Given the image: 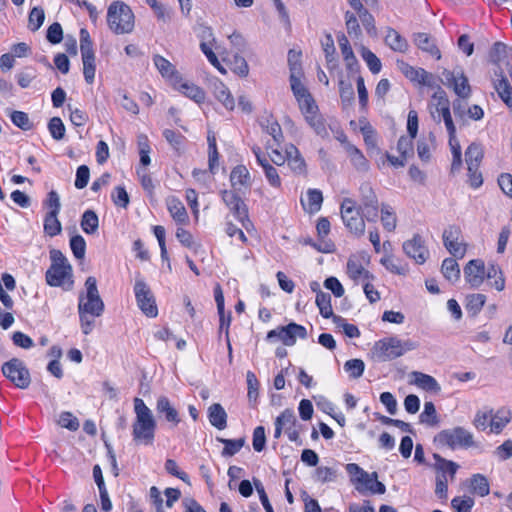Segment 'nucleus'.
Segmentation results:
<instances>
[{
    "label": "nucleus",
    "mask_w": 512,
    "mask_h": 512,
    "mask_svg": "<svg viewBox=\"0 0 512 512\" xmlns=\"http://www.w3.org/2000/svg\"><path fill=\"white\" fill-rule=\"evenodd\" d=\"M265 131L273 137L274 142L279 146L283 141V133L280 124L277 121L270 122L267 120V124H261Z\"/></svg>",
    "instance_id": "obj_62"
},
{
    "label": "nucleus",
    "mask_w": 512,
    "mask_h": 512,
    "mask_svg": "<svg viewBox=\"0 0 512 512\" xmlns=\"http://www.w3.org/2000/svg\"><path fill=\"white\" fill-rule=\"evenodd\" d=\"M495 76L500 77L494 80V88L497 91L501 100L509 107L512 106V88L508 79L503 75L500 67L494 72Z\"/></svg>",
    "instance_id": "obj_19"
},
{
    "label": "nucleus",
    "mask_w": 512,
    "mask_h": 512,
    "mask_svg": "<svg viewBox=\"0 0 512 512\" xmlns=\"http://www.w3.org/2000/svg\"><path fill=\"white\" fill-rule=\"evenodd\" d=\"M45 20V13L41 7H34L29 13L28 27L31 31H37Z\"/></svg>",
    "instance_id": "obj_54"
},
{
    "label": "nucleus",
    "mask_w": 512,
    "mask_h": 512,
    "mask_svg": "<svg viewBox=\"0 0 512 512\" xmlns=\"http://www.w3.org/2000/svg\"><path fill=\"white\" fill-rule=\"evenodd\" d=\"M451 88H453L455 94L462 99H467L471 94V87L469 85L468 78L462 71Z\"/></svg>",
    "instance_id": "obj_48"
},
{
    "label": "nucleus",
    "mask_w": 512,
    "mask_h": 512,
    "mask_svg": "<svg viewBox=\"0 0 512 512\" xmlns=\"http://www.w3.org/2000/svg\"><path fill=\"white\" fill-rule=\"evenodd\" d=\"M413 42L422 51L429 53L431 56L436 57V59L441 58V52L429 34L415 33L413 35Z\"/></svg>",
    "instance_id": "obj_23"
},
{
    "label": "nucleus",
    "mask_w": 512,
    "mask_h": 512,
    "mask_svg": "<svg viewBox=\"0 0 512 512\" xmlns=\"http://www.w3.org/2000/svg\"><path fill=\"white\" fill-rule=\"evenodd\" d=\"M167 206L171 216L176 222L186 223L188 220V215L181 201L176 198H172L168 201Z\"/></svg>",
    "instance_id": "obj_37"
},
{
    "label": "nucleus",
    "mask_w": 512,
    "mask_h": 512,
    "mask_svg": "<svg viewBox=\"0 0 512 512\" xmlns=\"http://www.w3.org/2000/svg\"><path fill=\"white\" fill-rule=\"evenodd\" d=\"M230 68L240 77H246L249 73V66L247 61L238 53L233 55L232 60H230Z\"/></svg>",
    "instance_id": "obj_51"
},
{
    "label": "nucleus",
    "mask_w": 512,
    "mask_h": 512,
    "mask_svg": "<svg viewBox=\"0 0 512 512\" xmlns=\"http://www.w3.org/2000/svg\"><path fill=\"white\" fill-rule=\"evenodd\" d=\"M510 421L511 414L509 411H497L490 422L491 431L496 434L500 433Z\"/></svg>",
    "instance_id": "obj_44"
},
{
    "label": "nucleus",
    "mask_w": 512,
    "mask_h": 512,
    "mask_svg": "<svg viewBox=\"0 0 512 512\" xmlns=\"http://www.w3.org/2000/svg\"><path fill=\"white\" fill-rule=\"evenodd\" d=\"M58 214L56 211H49L44 219V232L50 237H54L61 233L62 225L58 220Z\"/></svg>",
    "instance_id": "obj_35"
},
{
    "label": "nucleus",
    "mask_w": 512,
    "mask_h": 512,
    "mask_svg": "<svg viewBox=\"0 0 512 512\" xmlns=\"http://www.w3.org/2000/svg\"><path fill=\"white\" fill-rule=\"evenodd\" d=\"M441 272L450 282H456L460 278V268L455 258H446L442 262Z\"/></svg>",
    "instance_id": "obj_34"
},
{
    "label": "nucleus",
    "mask_w": 512,
    "mask_h": 512,
    "mask_svg": "<svg viewBox=\"0 0 512 512\" xmlns=\"http://www.w3.org/2000/svg\"><path fill=\"white\" fill-rule=\"evenodd\" d=\"M163 137L178 154L182 153V147L186 140L185 136L171 129H165L163 131Z\"/></svg>",
    "instance_id": "obj_47"
},
{
    "label": "nucleus",
    "mask_w": 512,
    "mask_h": 512,
    "mask_svg": "<svg viewBox=\"0 0 512 512\" xmlns=\"http://www.w3.org/2000/svg\"><path fill=\"white\" fill-rule=\"evenodd\" d=\"M80 51L83 62V74L85 81L92 84L95 78V53L93 50V42L87 29L80 30Z\"/></svg>",
    "instance_id": "obj_6"
},
{
    "label": "nucleus",
    "mask_w": 512,
    "mask_h": 512,
    "mask_svg": "<svg viewBox=\"0 0 512 512\" xmlns=\"http://www.w3.org/2000/svg\"><path fill=\"white\" fill-rule=\"evenodd\" d=\"M344 370L353 379L360 378L365 370V363L361 359H350L344 363Z\"/></svg>",
    "instance_id": "obj_49"
},
{
    "label": "nucleus",
    "mask_w": 512,
    "mask_h": 512,
    "mask_svg": "<svg viewBox=\"0 0 512 512\" xmlns=\"http://www.w3.org/2000/svg\"><path fill=\"white\" fill-rule=\"evenodd\" d=\"M337 477V471L330 467L320 466L317 467L314 474V479L321 483L332 482Z\"/></svg>",
    "instance_id": "obj_58"
},
{
    "label": "nucleus",
    "mask_w": 512,
    "mask_h": 512,
    "mask_svg": "<svg viewBox=\"0 0 512 512\" xmlns=\"http://www.w3.org/2000/svg\"><path fill=\"white\" fill-rule=\"evenodd\" d=\"M305 120L317 135L322 138L328 137L329 134L325 126V120L318 112L313 115H307Z\"/></svg>",
    "instance_id": "obj_43"
},
{
    "label": "nucleus",
    "mask_w": 512,
    "mask_h": 512,
    "mask_svg": "<svg viewBox=\"0 0 512 512\" xmlns=\"http://www.w3.org/2000/svg\"><path fill=\"white\" fill-rule=\"evenodd\" d=\"M434 443L455 449L457 446L469 448L475 445L471 432L461 426L444 429L434 437Z\"/></svg>",
    "instance_id": "obj_4"
},
{
    "label": "nucleus",
    "mask_w": 512,
    "mask_h": 512,
    "mask_svg": "<svg viewBox=\"0 0 512 512\" xmlns=\"http://www.w3.org/2000/svg\"><path fill=\"white\" fill-rule=\"evenodd\" d=\"M48 130L52 136V138L56 141H60L64 138L66 128L59 117H52L48 122Z\"/></svg>",
    "instance_id": "obj_50"
},
{
    "label": "nucleus",
    "mask_w": 512,
    "mask_h": 512,
    "mask_svg": "<svg viewBox=\"0 0 512 512\" xmlns=\"http://www.w3.org/2000/svg\"><path fill=\"white\" fill-rule=\"evenodd\" d=\"M485 278L495 279L491 284L496 290L502 291L505 287V280L500 267L494 263H490L485 270Z\"/></svg>",
    "instance_id": "obj_38"
},
{
    "label": "nucleus",
    "mask_w": 512,
    "mask_h": 512,
    "mask_svg": "<svg viewBox=\"0 0 512 512\" xmlns=\"http://www.w3.org/2000/svg\"><path fill=\"white\" fill-rule=\"evenodd\" d=\"M508 47L503 42H495L490 50L489 57L491 62L498 64L507 57Z\"/></svg>",
    "instance_id": "obj_57"
},
{
    "label": "nucleus",
    "mask_w": 512,
    "mask_h": 512,
    "mask_svg": "<svg viewBox=\"0 0 512 512\" xmlns=\"http://www.w3.org/2000/svg\"><path fill=\"white\" fill-rule=\"evenodd\" d=\"M222 200L230 208L234 216L244 222L248 220V209L244 201L235 192L224 190L221 192Z\"/></svg>",
    "instance_id": "obj_16"
},
{
    "label": "nucleus",
    "mask_w": 512,
    "mask_h": 512,
    "mask_svg": "<svg viewBox=\"0 0 512 512\" xmlns=\"http://www.w3.org/2000/svg\"><path fill=\"white\" fill-rule=\"evenodd\" d=\"M72 266L67 264L66 267H49L46 271L45 278L49 286L64 287L66 280H68L67 290L71 289L73 285Z\"/></svg>",
    "instance_id": "obj_11"
},
{
    "label": "nucleus",
    "mask_w": 512,
    "mask_h": 512,
    "mask_svg": "<svg viewBox=\"0 0 512 512\" xmlns=\"http://www.w3.org/2000/svg\"><path fill=\"white\" fill-rule=\"evenodd\" d=\"M412 375L415 378L414 383L418 387H420L428 392H434V393L440 392L441 387L434 377H432L428 374L422 373V372H417V371L412 372Z\"/></svg>",
    "instance_id": "obj_27"
},
{
    "label": "nucleus",
    "mask_w": 512,
    "mask_h": 512,
    "mask_svg": "<svg viewBox=\"0 0 512 512\" xmlns=\"http://www.w3.org/2000/svg\"><path fill=\"white\" fill-rule=\"evenodd\" d=\"M80 226L86 234H94L99 227V218L94 210H86L81 217Z\"/></svg>",
    "instance_id": "obj_33"
},
{
    "label": "nucleus",
    "mask_w": 512,
    "mask_h": 512,
    "mask_svg": "<svg viewBox=\"0 0 512 512\" xmlns=\"http://www.w3.org/2000/svg\"><path fill=\"white\" fill-rule=\"evenodd\" d=\"M207 140H208V149H209V154H208L209 170L211 173H215V167L218 163V158H219V153H218L217 146H216V138L214 135L209 134L207 137Z\"/></svg>",
    "instance_id": "obj_56"
},
{
    "label": "nucleus",
    "mask_w": 512,
    "mask_h": 512,
    "mask_svg": "<svg viewBox=\"0 0 512 512\" xmlns=\"http://www.w3.org/2000/svg\"><path fill=\"white\" fill-rule=\"evenodd\" d=\"M134 14L122 1H114L107 11V23L115 34H127L134 29Z\"/></svg>",
    "instance_id": "obj_3"
},
{
    "label": "nucleus",
    "mask_w": 512,
    "mask_h": 512,
    "mask_svg": "<svg viewBox=\"0 0 512 512\" xmlns=\"http://www.w3.org/2000/svg\"><path fill=\"white\" fill-rule=\"evenodd\" d=\"M86 295L83 292L79 295L78 312L81 322L82 332L88 335L94 325V318L99 317L104 312V302L99 295L97 280L89 276L85 281Z\"/></svg>",
    "instance_id": "obj_1"
},
{
    "label": "nucleus",
    "mask_w": 512,
    "mask_h": 512,
    "mask_svg": "<svg viewBox=\"0 0 512 512\" xmlns=\"http://www.w3.org/2000/svg\"><path fill=\"white\" fill-rule=\"evenodd\" d=\"M485 302L486 296L484 294H470L466 297L465 308L472 317H475L481 311Z\"/></svg>",
    "instance_id": "obj_36"
},
{
    "label": "nucleus",
    "mask_w": 512,
    "mask_h": 512,
    "mask_svg": "<svg viewBox=\"0 0 512 512\" xmlns=\"http://www.w3.org/2000/svg\"><path fill=\"white\" fill-rule=\"evenodd\" d=\"M307 338V330L304 326L291 322L286 326H281L280 340L286 346H293L296 343V338Z\"/></svg>",
    "instance_id": "obj_17"
},
{
    "label": "nucleus",
    "mask_w": 512,
    "mask_h": 512,
    "mask_svg": "<svg viewBox=\"0 0 512 512\" xmlns=\"http://www.w3.org/2000/svg\"><path fill=\"white\" fill-rule=\"evenodd\" d=\"M70 248L76 259H83L86 252V242L85 239L79 235H73L70 238Z\"/></svg>",
    "instance_id": "obj_52"
},
{
    "label": "nucleus",
    "mask_w": 512,
    "mask_h": 512,
    "mask_svg": "<svg viewBox=\"0 0 512 512\" xmlns=\"http://www.w3.org/2000/svg\"><path fill=\"white\" fill-rule=\"evenodd\" d=\"M174 88L194 100L196 103H201L205 99L204 90L193 83L183 82L181 80V82L174 86Z\"/></svg>",
    "instance_id": "obj_26"
},
{
    "label": "nucleus",
    "mask_w": 512,
    "mask_h": 512,
    "mask_svg": "<svg viewBox=\"0 0 512 512\" xmlns=\"http://www.w3.org/2000/svg\"><path fill=\"white\" fill-rule=\"evenodd\" d=\"M435 463L431 466L436 472V480L448 481V477L451 481H454L459 465L452 461L447 460L438 453L433 454Z\"/></svg>",
    "instance_id": "obj_14"
},
{
    "label": "nucleus",
    "mask_w": 512,
    "mask_h": 512,
    "mask_svg": "<svg viewBox=\"0 0 512 512\" xmlns=\"http://www.w3.org/2000/svg\"><path fill=\"white\" fill-rule=\"evenodd\" d=\"M211 87L215 98L228 110H233L235 101L226 85L219 79L211 81Z\"/></svg>",
    "instance_id": "obj_21"
},
{
    "label": "nucleus",
    "mask_w": 512,
    "mask_h": 512,
    "mask_svg": "<svg viewBox=\"0 0 512 512\" xmlns=\"http://www.w3.org/2000/svg\"><path fill=\"white\" fill-rule=\"evenodd\" d=\"M385 42L392 50L397 52H405L408 49L407 40L393 28H388Z\"/></svg>",
    "instance_id": "obj_29"
},
{
    "label": "nucleus",
    "mask_w": 512,
    "mask_h": 512,
    "mask_svg": "<svg viewBox=\"0 0 512 512\" xmlns=\"http://www.w3.org/2000/svg\"><path fill=\"white\" fill-rule=\"evenodd\" d=\"M316 305L322 317L326 319L332 318L336 325H339V322L343 321L341 316L334 315L331 305V295L329 293L318 291V295H316Z\"/></svg>",
    "instance_id": "obj_20"
},
{
    "label": "nucleus",
    "mask_w": 512,
    "mask_h": 512,
    "mask_svg": "<svg viewBox=\"0 0 512 512\" xmlns=\"http://www.w3.org/2000/svg\"><path fill=\"white\" fill-rule=\"evenodd\" d=\"M337 40L339 47L341 49V53L343 55V59L345 61L346 69L349 75H355L360 73V64L352 50V47L349 43L348 38L344 33H339L337 35Z\"/></svg>",
    "instance_id": "obj_15"
},
{
    "label": "nucleus",
    "mask_w": 512,
    "mask_h": 512,
    "mask_svg": "<svg viewBox=\"0 0 512 512\" xmlns=\"http://www.w3.org/2000/svg\"><path fill=\"white\" fill-rule=\"evenodd\" d=\"M208 418L211 425L218 430H223L227 426V413L219 403H214L209 407Z\"/></svg>",
    "instance_id": "obj_25"
},
{
    "label": "nucleus",
    "mask_w": 512,
    "mask_h": 512,
    "mask_svg": "<svg viewBox=\"0 0 512 512\" xmlns=\"http://www.w3.org/2000/svg\"><path fill=\"white\" fill-rule=\"evenodd\" d=\"M136 420L133 423V440L136 444L151 445L155 438L156 421L142 399H134Z\"/></svg>",
    "instance_id": "obj_2"
},
{
    "label": "nucleus",
    "mask_w": 512,
    "mask_h": 512,
    "mask_svg": "<svg viewBox=\"0 0 512 512\" xmlns=\"http://www.w3.org/2000/svg\"><path fill=\"white\" fill-rule=\"evenodd\" d=\"M287 154V162L291 170L297 174L306 172V163L304 158L301 156L297 147L293 144H289L285 148Z\"/></svg>",
    "instance_id": "obj_24"
},
{
    "label": "nucleus",
    "mask_w": 512,
    "mask_h": 512,
    "mask_svg": "<svg viewBox=\"0 0 512 512\" xmlns=\"http://www.w3.org/2000/svg\"><path fill=\"white\" fill-rule=\"evenodd\" d=\"M46 39L51 44H58L63 40V29L60 23H52L46 33Z\"/></svg>",
    "instance_id": "obj_61"
},
{
    "label": "nucleus",
    "mask_w": 512,
    "mask_h": 512,
    "mask_svg": "<svg viewBox=\"0 0 512 512\" xmlns=\"http://www.w3.org/2000/svg\"><path fill=\"white\" fill-rule=\"evenodd\" d=\"M399 70L411 81L418 82L422 85L434 87L433 75L423 68H414L403 60H397Z\"/></svg>",
    "instance_id": "obj_13"
},
{
    "label": "nucleus",
    "mask_w": 512,
    "mask_h": 512,
    "mask_svg": "<svg viewBox=\"0 0 512 512\" xmlns=\"http://www.w3.org/2000/svg\"><path fill=\"white\" fill-rule=\"evenodd\" d=\"M230 182L232 187H236L237 184L249 187L251 185V176L247 167L242 164L235 166L230 174Z\"/></svg>",
    "instance_id": "obj_30"
},
{
    "label": "nucleus",
    "mask_w": 512,
    "mask_h": 512,
    "mask_svg": "<svg viewBox=\"0 0 512 512\" xmlns=\"http://www.w3.org/2000/svg\"><path fill=\"white\" fill-rule=\"evenodd\" d=\"M134 293L140 310L148 317H156L158 315V308L155 297L143 279H136Z\"/></svg>",
    "instance_id": "obj_8"
},
{
    "label": "nucleus",
    "mask_w": 512,
    "mask_h": 512,
    "mask_svg": "<svg viewBox=\"0 0 512 512\" xmlns=\"http://www.w3.org/2000/svg\"><path fill=\"white\" fill-rule=\"evenodd\" d=\"M419 422L422 424H426L431 427L438 426L440 423V419L438 413L436 411V407L433 402H425L424 410L419 415Z\"/></svg>",
    "instance_id": "obj_31"
},
{
    "label": "nucleus",
    "mask_w": 512,
    "mask_h": 512,
    "mask_svg": "<svg viewBox=\"0 0 512 512\" xmlns=\"http://www.w3.org/2000/svg\"><path fill=\"white\" fill-rule=\"evenodd\" d=\"M360 54L363 60L367 63L370 71L373 74H377L381 71L382 64L380 59L373 53L370 49L365 46H362L360 49Z\"/></svg>",
    "instance_id": "obj_41"
},
{
    "label": "nucleus",
    "mask_w": 512,
    "mask_h": 512,
    "mask_svg": "<svg viewBox=\"0 0 512 512\" xmlns=\"http://www.w3.org/2000/svg\"><path fill=\"white\" fill-rule=\"evenodd\" d=\"M12 123L18 128L27 131L32 129L33 124L30 122L28 114L23 111H12L10 114Z\"/></svg>",
    "instance_id": "obj_55"
},
{
    "label": "nucleus",
    "mask_w": 512,
    "mask_h": 512,
    "mask_svg": "<svg viewBox=\"0 0 512 512\" xmlns=\"http://www.w3.org/2000/svg\"><path fill=\"white\" fill-rule=\"evenodd\" d=\"M297 101L299 103V108L304 114L305 118L307 115H313L318 112V106L316 105L315 100L310 93H307V96Z\"/></svg>",
    "instance_id": "obj_59"
},
{
    "label": "nucleus",
    "mask_w": 512,
    "mask_h": 512,
    "mask_svg": "<svg viewBox=\"0 0 512 512\" xmlns=\"http://www.w3.org/2000/svg\"><path fill=\"white\" fill-rule=\"evenodd\" d=\"M339 94L341 102L344 106L351 105L355 99L354 88L351 82L345 81L344 79L339 80Z\"/></svg>",
    "instance_id": "obj_45"
},
{
    "label": "nucleus",
    "mask_w": 512,
    "mask_h": 512,
    "mask_svg": "<svg viewBox=\"0 0 512 512\" xmlns=\"http://www.w3.org/2000/svg\"><path fill=\"white\" fill-rule=\"evenodd\" d=\"M485 264L481 259H472L464 267V278L471 288H479L485 279Z\"/></svg>",
    "instance_id": "obj_12"
},
{
    "label": "nucleus",
    "mask_w": 512,
    "mask_h": 512,
    "mask_svg": "<svg viewBox=\"0 0 512 512\" xmlns=\"http://www.w3.org/2000/svg\"><path fill=\"white\" fill-rule=\"evenodd\" d=\"M217 441L224 444V448L221 452L223 457H232L237 454L241 448L245 445V438L238 439H226L217 437Z\"/></svg>",
    "instance_id": "obj_32"
},
{
    "label": "nucleus",
    "mask_w": 512,
    "mask_h": 512,
    "mask_svg": "<svg viewBox=\"0 0 512 512\" xmlns=\"http://www.w3.org/2000/svg\"><path fill=\"white\" fill-rule=\"evenodd\" d=\"M347 473L351 476V482L357 484H368L369 482V473L364 471L358 464L356 463H348L345 466Z\"/></svg>",
    "instance_id": "obj_39"
},
{
    "label": "nucleus",
    "mask_w": 512,
    "mask_h": 512,
    "mask_svg": "<svg viewBox=\"0 0 512 512\" xmlns=\"http://www.w3.org/2000/svg\"><path fill=\"white\" fill-rule=\"evenodd\" d=\"M483 158V151L479 144L471 143L465 151V161L467 166L480 165Z\"/></svg>",
    "instance_id": "obj_46"
},
{
    "label": "nucleus",
    "mask_w": 512,
    "mask_h": 512,
    "mask_svg": "<svg viewBox=\"0 0 512 512\" xmlns=\"http://www.w3.org/2000/svg\"><path fill=\"white\" fill-rule=\"evenodd\" d=\"M363 265L355 258L350 257L347 261V274L355 282H357L364 271Z\"/></svg>",
    "instance_id": "obj_60"
},
{
    "label": "nucleus",
    "mask_w": 512,
    "mask_h": 512,
    "mask_svg": "<svg viewBox=\"0 0 512 512\" xmlns=\"http://www.w3.org/2000/svg\"><path fill=\"white\" fill-rule=\"evenodd\" d=\"M156 410L158 414L163 415L166 421L172 423L174 426H177L181 421L178 411L172 406L166 396H160L157 399Z\"/></svg>",
    "instance_id": "obj_22"
},
{
    "label": "nucleus",
    "mask_w": 512,
    "mask_h": 512,
    "mask_svg": "<svg viewBox=\"0 0 512 512\" xmlns=\"http://www.w3.org/2000/svg\"><path fill=\"white\" fill-rule=\"evenodd\" d=\"M403 251L408 257L414 259L417 264L425 263L429 255L425 242L419 234H414L412 239L403 243Z\"/></svg>",
    "instance_id": "obj_10"
},
{
    "label": "nucleus",
    "mask_w": 512,
    "mask_h": 512,
    "mask_svg": "<svg viewBox=\"0 0 512 512\" xmlns=\"http://www.w3.org/2000/svg\"><path fill=\"white\" fill-rule=\"evenodd\" d=\"M90 179V169L87 165H80L76 170L75 187L83 189L87 186Z\"/></svg>",
    "instance_id": "obj_64"
},
{
    "label": "nucleus",
    "mask_w": 512,
    "mask_h": 512,
    "mask_svg": "<svg viewBox=\"0 0 512 512\" xmlns=\"http://www.w3.org/2000/svg\"><path fill=\"white\" fill-rule=\"evenodd\" d=\"M112 200L116 206L127 208L130 203V197L126 189L122 186H117L112 193Z\"/></svg>",
    "instance_id": "obj_63"
},
{
    "label": "nucleus",
    "mask_w": 512,
    "mask_h": 512,
    "mask_svg": "<svg viewBox=\"0 0 512 512\" xmlns=\"http://www.w3.org/2000/svg\"><path fill=\"white\" fill-rule=\"evenodd\" d=\"M472 491L481 496H487L490 492V486L487 478L482 474H474L471 478Z\"/></svg>",
    "instance_id": "obj_40"
},
{
    "label": "nucleus",
    "mask_w": 512,
    "mask_h": 512,
    "mask_svg": "<svg viewBox=\"0 0 512 512\" xmlns=\"http://www.w3.org/2000/svg\"><path fill=\"white\" fill-rule=\"evenodd\" d=\"M359 190L362 203L360 207L379 205L378 198L370 183H362Z\"/></svg>",
    "instance_id": "obj_42"
},
{
    "label": "nucleus",
    "mask_w": 512,
    "mask_h": 512,
    "mask_svg": "<svg viewBox=\"0 0 512 512\" xmlns=\"http://www.w3.org/2000/svg\"><path fill=\"white\" fill-rule=\"evenodd\" d=\"M153 61L161 75L169 78L173 86L181 82V75L170 61L161 55H155Z\"/></svg>",
    "instance_id": "obj_18"
},
{
    "label": "nucleus",
    "mask_w": 512,
    "mask_h": 512,
    "mask_svg": "<svg viewBox=\"0 0 512 512\" xmlns=\"http://www.w3.org/2000/svg\"><path fill=\"white\" fill-rule=\"evenodd\" d=\"M2 373L16 387L26 389L31 383L30 372L24 362L18 358H12L2 365Z\"/></svg>",
    "instance_id": "obj_7"
},
{
    "label": "nucleus",
    "mask_w": 512,
    "mask_h": 512,
    "mask_svg": "<svg viewBox=\"0 0 512 512\" xmlns=\"http://www.w3.org/2000/svg\"><path fill=\"white\" fill-rule=\"evenodd\" d=\"M345 150L348 153L350 160L358 171L366 172L369 169L368 161L363 153L353 144L347 143Z\"/></svg>",
    "instance_id": "obj_28"
},
{
    "label": "nucleus",
    "mask_w": 512,
    "mask_h": 512,
    "mask_svg": "<svg viewBox=\"0 0 512 512\" xmlns=\"http://www.w3.org/2000/svg\"><path fill=\"white\" fill-rule=\"evenodd\" d=\"M341 218L346 228L356 237H361L365 233V221L360 213V208L355 206V201L351 198H344L341 204Z\"/></svg>",
    "instance_id": "obj_5"
},
{
    "label": "nucleus",
    "mask_w": 512,
    "mask_h": 512,
    "mask_svg": "<svg viewBox=\"0 0 512 512\" xmlns=\"http://www.w3.org/2000/svg\"><path fill=\"white\" fill-rule=\"evenodd\" d=\"M308 209L309 213L318 212L323 202L322 192L318 189H308L307 191Z\"/></svg>",
    "instance_id": "obj_53"
},
{
    "label": "nucleus",
    "mask_w": 512,
    "mask_h": 512,
    "mask_svg": "<svg viewBox=\"0 0 512 512\" xmlns=\"http://www.w3.org/2000/svg\"><path fill=\"white\" fill-rule=\"evenodd\" d=\"M372 351L377 359L382 362L390 361L403 355L400 339L397 337H388L377 341Z\"/></svg>",
    "instance_id": "obj_9"
}]
</instances>
